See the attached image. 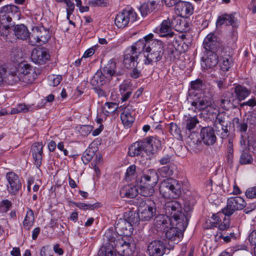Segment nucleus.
Instances as JSON below:
<instances>
[{"instance_id":"37","label":"nucleus","mask_w":256,"mask_h":256,"mask_svg":"<svg viewBox=\"0 0 256 256\" xmlns=\"http://www.w3.org/2000/svg\"><path fill=\"white\" fill-rule=\"evenodd\" d=\"M232 56L230 54H224L222 56L220 61V66L223 72H227L232 66Z\"/></svg>"},{"instance_id":"43","label":"nucleus","mask_w":256,"mask_h":256,"mask_svg":"<svg viewBox=\"0 0 256 256\" xmlns=\"http://www.w3.org/2000/svg\"><path fill=\"white\" fill-rule=\"evenodd\" d=\"M108 242V246L102 247L98 252V254L102 256H116V249L114 250V246L110 244V242L106 238Z\"/></svg>"},{"instance_id":"38","label":"nucleus","mask_w":256,"mask_h":256,"mask_svg":"<svg viewBox=\"0 0 256 256\" xmlns=\"http://www.w3.org/2000/svg\"><path fill=\"white\" fill-rule=\"evenodd\" d=\"M234 92L239 101L244 100L250 94V90L241 85H238L234 88Z\"/></svg>"},{"instance_id":"23","label":"nucleus","mask_w":256,"mask_h":256,"mask_svg":"<svg viewBox=\"0 0 256 256\" xmlns=\"http://www.w3.org/2000/svg\"><path fill=\"white\" fill-rule=\"evenodd\" d=\"M202 66L204 68L212 69L218 62V56L214 52H207L206 57L202 58Z\"/></svg>"},{"instance_id":"35","label":"nucleus","mask_w":256,"mask_h":256,"mask_svg":"<svg viewBox=\"0 0 256 256\" xmlns=\"http://www.w3.org/2000/svg\"><path fill=\"white\" fill-rule=\"evenodd\" d=\"M176 170V166L174 164H170L159 168L157 172L162 178H168L172 176Z\"/></svg>"},{"instance_id":"47","label":"nucleus","mask_w":256,"mask_h":256,"mask_svg":"<svg viewBox=\"0 0 256 256\" xmlns=\"http://www.w3.org/2000/svg\"><path fill=\"white\" fill-rule=\"evenodd\" d=\"M140 189L138 192L142 196L148 197L150 196L154 192V187H150V186L144 185V184H139Z\"/></svg>"},{"instance_id":"5","label":"nucleus","mask_w":256,"mask_h":256,"mask_svg":"<svg viewBox=\"0 0 256 256\" xmlns=\"http://www.w3.org/2000/svg\"><path fill=\"white\" fill-rule=\"evenodd\" d=\"M20 12V8L13 4L6 5L0 8V32L7 35L8 29L12 25V19L18 17Z\"/></svg>"},{"instance_id":"57","label":"nucleus","mask_w":256,"mask_h":256,"mask_svg":"<svg viewBox=\"0 0 256 256\" xmlns=\"http://www.w3.org/2000/svg\"><path fill=\"white\" fill-rule=\"evenodd\" d=\"M62 80V76L60 75H52L49 76V84L52 86H58Z\"/></svg>"},{"instance_id":"49","label":"nucleus","mask_w":256,"mask_h":256,"mask_svg":"<svg viewBox=\"0 0 256 256\" xmlns=\"http://www.w3.org/2000/svg\"><path fill=\"white\" fill-rule=\"evenodd\" d=\"M170 132L176 139L180 140L182 139L181 130L176 124L171 122L170 124Z\"/></svg>"},{"instance_id":"55","label":"nucleus","mask_w":256,"mask_h":256,"mask_svg":"<svg viewBox=\"0 0 256 256\" xmlns=\"http://www.w3.org/2000/svg\"><path fill=\"white\" fill-rule=\"evenodd\" d=\"M236 128L238 131L240 133V134H247L246 131L248 130V124L247 122H245L244 120L242 121H239V120H236Z\"/></svg>"},{"instance_id":"45","label":"nucleus","mask_w":256,"mask_h":256,"mask_svg":"<svg viewBox=\"0 0 256 256\" xmlns=\"http://www.w3.org/2000/svg\"><path fill=\"white\" fill-rule=\"evenodd\" d=\"M225 94L224 98L220 100V106L222 108L227 109L232 105V102L234 98L232 92H228Z\"/></svg>"},{"instance_id":"12","label":"nucleus","mask_w":256,"mask_h":256,"mask_svg":"<svg viewBox=\"0 0 256 256\" xmlns=\"http://www.w3.org/2000/svg\"><path fill=\"white\" fill-rule=\"evenodd\" d=\"M226 115L222 113H218L214 122L215 130L222 140L226 139L230 132L228 130V124L226 120Z\"/></svg>"},{"instance_id":"10","label":"nucleus","mask_w":256,"mask_h":256,"mask_svg":"<svg viewBox=\"0 0 256 256\" xmlns=\"http://www.w3.org/2000/svg\"><path fill=\"white\" fill-rule=\"evenodd\" d=\"M137 14L132 8L124 9L116 16L114 24L118 28H124L136 20Z\"/></svg>"},{"instance_id":"1","label":"nucleus","mask_w":256,"mask_h":256,"mask_svg":"<svg viewBox=\"0 0 256 256\" xmlns=\"http://www.w3.org/2000/svg\"><path fill=\"white\" fill-rule=\"evenodd\" d=\"M161 147V140L157 136H149L133 142L128 148V155L131 157L142 156L144 154L151 159Z\"/></svg>"},{"instance_id":"14","label":"nucleus","mask_w":256,"mask_h":256,"mask_svg":"<svg viewBox=\"0 0 256 256\" xmlns=\"http://www.w3.org/2000/svg\"><path fill=\"white\" fill-rule=\"evenodd\" d=\"M158 180V176L157 172L154 169L146 170L142 172L140 178H138V182L150 186L154 187Z\"/></svg>"},{"instance_id":"53","label":"nucleus","mask_w":256,"mask_h":256,"mask_svg":"<svg viewBox=\"0 0 256 256\" xmlns=\"http://www.w3.org/2000/svg\"><path fill=\"white\" fill-rule=\"evenodd\" d=\"M240 143L243 148H245L248 146V149L250 150V146H252V142L248 140V134H240Z\"/></svg>"},{"instance_id":"42","label":"nucleus","mask_w":256,"mask_h":256,"mask_svg":"<svg viewBox=\"0 0 256 256\" xmlns=\"http://www.w3.org/2000/svg\"><path fill=\"white\" fill-rule=\"evenodd\" d=\"M210 102L205 98H198L192 103V106L198 110H204L209 106Z\"/></svg>"},{"instance_id":"6","label":"nucleus","mask_w":256,"mask_h":256,"mask_svg":"<svg viewBox=\"0 0 256 256\" xmlns=\"http://www.w3.org/2000/svg\"><path fill=\"white\" fill-rule=\"evenodd\" d=\"M182 185L180 182L175 179H167L162 182L160 192L164 198H176L181 194Z\"/></svg>"},{"instance_id":"3","label":"nucleus","mask_w":256,"mask_h":256,"mask_svg":"<svg viewBox=\"0 0 256 256\" xmlns=\"http://www.w3.org/2000/svg\"><path fill=\"white\" fill-rule=\"evenodd\" d=\"M157 215L156 203L148 198L140 203L138 213L131 212L130 220L133 224H138L140 220L149 221Z\"/></svg>"},{"instance_id":"20","label":"nucleus","mask_w":256,"mask_h":256,"mask_svg":"<svg viewBox=\"0 0 256 256\" xmlns=\"http://www.w3.org/2000/svg\"><path fill=\"white\" fill-rule=\"evenodd\" d=\"M176 14L182 18H188L194 12L192 4L188 2L180 1L175 6Z\"/></svg>"},{"instance_id":"26","label":"nucleus","mask_w":256,"mask_h":256,"mask_svg":"<svg viewBox=\"0 0 256 256\" xmlns=\"http://www.w3.org/2000/svg\"><path fill=\"white\" fill-rule=\"evenodd\" d=\"M150 38L148 40V50L152 52H158L164 54V44L161 40L153 39L154 35L150 34L147 35L146 38Z\"/></svg>"},{"instance_id":"31","label":"nucleus","mask_w":256,"mask_h":256,"mask_svg":"<svg viewBox=\"0 0 256 256\" xmlns=\"http://www.w3.org/2000/svg\"><path fill=\"white\" fill-rule=\"evenodd\" d=\"M138 192L136 187L133 185H126L120 190V196L122 198H135Z\"/></svg>"},{"instance_id":"24","label":"nucleus","mask_w":256,"mask_h":256,"mask_svg":"<svg viewBox=\"0 0 256 256\" xmlns=\"http://www.w3.org/2000/svg\"><path fill=\"white\" fill-rule=\"evenodd\" d=\"M146 37L147 36H145L142 39H140L127 49L130 50V51L138 56H139L143 52H147L148 50V40H149L150 38Z\"/></svg>"},{"instance_id":"41","label":"nucleus","mask_w":256,"mask_h":256,"mask_svg":"<svg viewBox=\"0 0 256 256\" xmlns=\"http://www.w3.org/2000/svg\"><path fill=\"white\" fill-rule=\"evenodd\" d=\"M218 111L216 108H214L211 106H208L204 110H202V114L204 117L208 120L213 121L215 120Z\"/></svg>"},{"instance_id":"61","label":"nucleus","mask_w":256,"mask_h":256,"mask_svg":"<svg viewBox=\"0 0 256 256\" xmlns=\"http://www.w3.org/2000/svg\"><path fill=\"white\" fill-rule=\"evenodd\" d=\"M169 217L166 214L163 215L160 214L156 216V222L158 224V225L162 226L163 227H168L167 226V219Z\"/></svg>"},{"instance_id":"27","label":"nucleus","mask_w":256,"mask_h":256,"mask_svg":"<svg viewBox=\"0 0 256 256\" xmlns=\"http://www.w3.org/2000/svg\"><path fill=\"white\" fill-rule=\"evenodd\" d=\"M132 84L129 80H124L119 86V91L121 95L122 102L127 101L133 92Z\"/></svg>"},{"instance_id":"30","label":"nucleus","mask_w":256,"mask_h":256,"mask_svg":"<svg viewBox=\"0 0 256 256\" xmlns=\"http://www.w3.org/2000/svg\"><path fill=\"white\" fill-rule=\"evenodd\" d=\"M138 56L126 48L125 51L123 64L126 68H132L136 67L138 64Z\"/></svg>"},{"instance_id":"33","label":"nucleus","mask_w":256,"mask_h":256,"mask_svg":"<svg viewBox=\"0 0 256 256\" xmlns=\"http://www.w3.org/2000/svg\"><path fill=\"white\" fill-rule=\"evenodd\" d=\"M14 33L16 36L20 40H26L29 38L30 32H29L27 27L23 24H18L14 28Z\"/></svg>"},{"instance_id":"34","label":"nucleus","mask_w":256,"mask_h":256,"mask_svg":"<svg viewBox=\"0 0 256 256\" xmlns=\"http://www.w3.org/2000/svg\"><path fill=\"white\" fill-rule=\"evenodd\" d=\"M172 222L173 223L174 225H175L176 227L170 228V230L166 232V238L169 239H172L175 237L180 238L182 236V233L186 228L180 230V228H179L178 226L180 225V222L172 221Z\"/></svg>"},{"instance_id":"62","label":"nucleus","mask_w":256,"mask_h":256,"mask_svg":"<svg viewBox=\"0 0 256 256\" xmlns=\"http://www.w3.org/2000/svg\"><path fill=\"white\" fill-rule=\"evenodd\" d=\"M139 10L142 16H146L152 12L147 2L143 3L139 8Z\"/></svg>"},{"instance_id":"64","label":"nucleus","mask_w":256,"mask_h":256,"mask_svg":"<svg viewBox=\"0 0 256 256\" xmlns=\"http://www.w3.org/2000/svg\"><path fill=\"white\" fill-rule=\"evenodd\" d=\"M191 88L192 90H198L202 88V81L200 79H196L190 82Z\"/></svg>"},{"instance_id":"11","label":"nucleus","mask_w":256,"mask_h":256,"mask_svg":"<svg viewBox=\"0 0 256 256\" xmlns=\"http://www.w3.org/2000/svg\"><path fill=\"white\" fill-rule=\"evenodd\" d=\"M244 200L240 196H232L227 200L226 206L222 211L225 216H232L236 211L242 210L246 206Z\"/></svg>"},{"instance_id":"15","label":"nucleus","mask_w":256,"mask_h":256,"mask_svg":"<svg viewBox=\"0 0 256 256\" xmlns=\"http://www.w3.org/2000/svg\"><path fill=\"white\" fill-rule=\"evenodd\" d=\"M6 178L8 182L7 190L12 194H16L22 188V183L18 176L14 172L6 174Z\"/></svg>"},{"instance_id":"2","label":"nucleus","mask_w":256,"mask_h":256,"mask_svg":"<svg viewBox=\"0 0 256 256\" xmlns=\"http://www.w3.org/2000/svg\"><path fill=\"white\" fill-rule=\"evenodd\" d=\"M115 234L108 230L105 232L104 236L110 242V244L114 246L116 252L121 256H130L136 250V244L132 237L127 239L123 238H116Z\"/></svg>"},{"instance_id":"58","label":"nucleus","mask_w":256,"mask_h":256,"mask_svg":"<svg viewBox=\"0 0 256 256\" xmlns=\"http://www.w3.org/2000/svg\"><path fill=\"white\" fill-rule=\"evenodd\" d=\"M136 166L135 165H131L126 170L125 176L126 180H131L135 176Z\"/></svg>"},{"instance_id":"46","label":"nucleus","mask_w":256,"mask_h":256,"mask_svg":"<svg viewBox=\"0 0 256 256\" xmlns=\"http://www.w3.org/2000/svg\"><path fill=\"white\" fill-rule=\"evenodd\" d=\"M120 118L122 123L124 126L126 128L130 127L134 122V117L128 112L124 111L122 112L120 114Z\"/></svg>"},{"instance_id":"17","label":"nucleus","mask_w":256,"mask_h":256,"mask_svg":"<svg viewBox=\"0 0 256 256\" xmlns=\"http://www.w3.org/2000/svg\"><path fill=\"white\" fill-rule=\"evenodd\" d=\"M166 250V246L163 242L154 240L148 244L147 252L150 256H162Z\"/></svg>"},{"instance_id":"32","label":"nucleus","mask_w":256,"mask_h":256,"mask_svg":"<svg viewBox=\"0 0 256 256\" xmlns=\"http://www.w3.org/2000/svg\"><path fill=\"white\" fill-rule=\"evenodd\" d=\"M110 80L107 79L102 70H98L91 79L90 83L92 86H102Z\"/></svg>"},{"instance_id":"54","label":"nucleus","mask_w":256,"mask_h":256,"mask_svg":"<svg viewBox=\"0 0 256 256\" xmlns=\"http://www.w3.org/2000/svg\"><path fill=\"white\" fill-rule=\"evenodd\" d=\"M94 151L89 149L86 150L84 153L82 158V160L85 164H88L94 156Z\"/></svg>"},{"instance_id":"28","label":"nucleus","mask_w":256,"mask_h":256,"mask_svg":"<svg viewBox=\"0 0 256 256\" xmlns=\"http://www.w3.org/2000/svg\"><path fill=\"white\" fill-rule=\"evenodd\" d=\"M171 24L174 30L180 32H186L190 30L188 24L179 16L171 18Z\"/></svg>"},{"instance_id":"29","label":"nucleus","mask_w":256,"mask_h":256,"mask_svg":"<svg viewBox=\"0 0 256 256\" xmlns=\"http://www.w3.org/2000/svg\"><path fill=\"white\" fill-rule=\"evenodd\" d=\"M138 56L126 48L125 51L123 64L126 68H132L136 67L138 64Z\"/></svg>"},{"instance_id":"63","label":"nucleus","mask_w":256,"mask_h":256,"mask_svg":"<svg viewBox=\"0 0 256 256\" xmlns=\"http://www.w3.org/2000/svg\"><path fill=\"white\" fill-rule=\"evenodd\" d=\"M245 194L248 198H256V186L248 188L245 192Z\"/></svg>"},{"instance_id":"16","label":"nucleus","mask_w":256,"mask_h":256,"mask_svg":"<svg viewBox=\"0 0 256 256\" xmlns=\"http://www.w3.org/2000/svg\"><path fill=\"white\" fill-rule=\"evenodd\" d=\"M225 24L226 26H231L232 28H238V22L233 14L224 13L218 16L216 25L218 28H221Z\"/></svg>"},{"instance_id":"25","label":"nucleus","mask_w":256,"mask_h":256,"mask_svg":"<svg viewBox=\"0 0 256 256\" xmlns=\"http://www.w3.org/2000/svg\"><path fill=\"white\" fill-rule=\"evenodd\" d=\"M43 146L38 142L34 143L31 148L30 152L35 162V165L37 168L42 164Z\"/></svg>"},{"instance_id":"18","label":"nucleus","mask_w":256,"mask_h":256,"mask_svg":"<svg viewBox=\"0 0 256 256\" xmlns=\"http://www.w3.org/2000/svg\"><path fill=\"white\" fill-rule=\"evenodd\" d=\"M202 142L206 146H212L216 142V136L214 128L211 126L202 128L200 132Z\"/></svg>"},{"instance_id":"9","label":"nucleus","mask_w":256,"mask_h":256,"mask_svg":"<svg viewBox=\"0 0 256 256\" xmlns=\"http://www.w3.org/2000/svg\"><path fill=\"white\" fill-rule=\"evenodd\" d=\"M128 220L124 218H120L115 223V230L119 236L116 234L114 236L116 238H125L126 239L132 234L133 222L130 220L131 219V212L128 213Z\"/></svg>"},{"instance_id":"7","label":"nucleus","mask_w":256,"mask_h":256,"mask_svg":"<svg viewBox=\"0 0 256 256\" xmlns=\"http://www.w3.org/2000/svg\"><path fill=\"white\" fill-rule=\"evenodd\" d=\"M234 227L230 226V220L226 216L218 225V232L214 236V240L218 242L221 239L226 242H229L232 239H236V236L234 232Z\"/></svg>"},{"instance_id":"36","label":"nucleus","mask_w":256,"mask_h":256,"mask_svg":"<svg viewBox=\"0 0 256 256\" xmlns=\"http://www.w3.org/2000/svg\"><path fill=\"white\" fill-rule=\"evenodd\" d=\"M148 54L145 55L146 58L145 64H152L153 62H156L162 58L164 54L159 53L158 52H152V51L148 50Z\"/></svg>"},{"instance_id":"13","label":"nucleus","mask_w":256,"mask_h":256,"mask_svg":"<svg viewBox=\"0 0 256 256\" xmlns=\"http://www.w3.org/2000/svg\"><path fill=\"white\" fill-rule=\"evenodd\" d=\"M19 76L16 78L26 84L32 83L36 78V74L32 66L28 64H22L18 68Z\"/></svg>"},{"instance_id":"44","label":"nucleus","mask_w":256,"mask_h":256,"mask_svg":"<svg viewBox=\"0 0 256 256\" xmlns=\"http://www.w3.org/2000/svg\"><path fill=\"white\" fill-rule=\"evenodd\" d=\"M32 106L26 105L24 104H18L16 107L12 108L10 114H14L20 112L26 113L29 111L34 110Z\"/></svg>"},{"instance_id":"21","label":"nucleus","mask_w":256,"mask_h":256,"mask_svg":"<svg viewBox=\"0 0 256 256\" xmlns=\"http://www.w3.org/2000/svg\"><path fill=\"white\" fill-rule=\"evenodd\" d=\"M172 26L171 24V19L168 18L164 20L160 26L156 29V32L162 37L172 38L174 32L172 31Z\"/></svg>"},{"instance_id":"22","label":"nucleus","mask_w":256,"mask_h":256,"mask_svg":"<svg viewBox=\"0 0 256 256\" xmlns=\"http://www.w3.org/2000/svg\"><path fill=\"white\" fill-rule=\"evenodd\" d=\"M203 45L208 52H216L220 46V43L217 36L214 34L210 33L207 35L204 39Z\"/></svg>"},{"instance_id":"39","label":"nucleus","mask_w":256,"mask_h":256,"mask_svg":"<svg viewBox=\"0 0 256 256\" xmlns=\"http://www.w3.org/2000/svg\"><path fill=\"white\" fill-rule=\"evenodd\" d=\"M34 214L33 211L29 209L23 221V226L26 230H30L34 223Z\"/></svg>"},{"instance_id":"8","label":"nucleus","mask_w":256,"mask_h":256,"mask_svg":"<svg viewBox=\"0 0 256 256\" xmlns=\"http://www.w3.org/2000/svg\"><path fill=\"white\" fill-rule=\"evenodd\" d=\"M50 38L48 29L43 26H36L32 30L30 38L29 44L32 46H36L38 43L40 44H45Z\"/></svg>"},{"instance_id":"4","label":"nucleus","mask_w":256,"mask_h":256,"mask_svg":"<svg viewBox=\"0 0 256 256\" xmlns=\"http://www.w3.org/2000/svg\"><path fill=\"white\" fill-rule=\"evenodd\" d=\"M166 214L169 217L168 220L172 222H180L178 227L180 230L186 228L188 226V219L182 212L181 204L176 200H170L166 202L164 206Z\"/></svg>"},{"instance_id":"51","label":"nucleus","mask_w":256,"mask_h":256,"mask_svg":"<svg viewBox=\"0 0 256 256\" xmlns=\"http://www.w3.org/2000/svg\"><path fill=\"white\" fill-rule=\"evenodd\" d=\"M104 106L102 108V112L105 114L114 112L118 108L117 104L114 102H106Z\"/></svg>"},{"instance_id":"59","label":"nucleus","mask_w":256,"mask_h":256,"mask_svg":"<svg viewBox=\"0 0 256 256\" xmlns=\"http://www.w3.org/2000/svg\"><path fill=\"white\" fill-rule=\"evenodd\" d=\"M173 156L174 155L172 154H165L158 160V162L161 165L169 164H172L171 162L173 160Z\"/></svg>"},{"instance_id":"52","label":"nucleus","mask_w":256,"mask_h":256,"mask_svg":"<svg viewBox=\"0 0 256 256\" xmlns=\"http://www.w3.org/2000/svg\"><path fill=\"white\" fill-rule=\"evenodd\" d=\"M166 52L167 58H169L170 60H174L180 54L173 45L170 46L167 48Z\"/></svg>"},{"instance_id":"56","label":"nucleus","mask_w":256,"mask_h":256,"mask_svg":"<svg viewBox=\"0 0 256 256\" xmlns=\"http://www.w3.org/2000/svg\"><path fill=\"white\" fill-rule=\"evenodd\" d=\"M252 162V156L248 152H243L241 154L240 162L242 164H250Z\"/></svg>"},{"instance_id":"40","label":"nucleus","mask_w":256,"mask_h":256,"mask_svg":"<svg viewBox=\"0 0 256 256\" xmlns=\"http://www.w3.org/2000/svg\"><path fill=\"white\" fill-rule=\"evenodd\" d=\"M198 122V118L196 116H191L188 115L184 116L183 124L185 126L186 130H191L195 128L196 124Z\"/></svg>"},{"instance_id":"48","label":"nucleus","mask_w":256,"mask_h":256,"mask_svg":"<svg viewBox=\"0 0 256 256\" xmlns=\"http://www.w3.org/2000/svg\"><path fill=\"white\" fill-rule=\"evenodd\" d=\"M173 46L180 54L184 52L188 48V45L182 40L176 39L173 42Z\"/></svg>"},{"instance_id":"60","label":"nucleus","mask_w":256,"mask_h":256,"mask_svg":"<svg viewBox=\"0 0 256 256\" xmlns=\"http://www.w3.org/2000/svg\"><path fill=\"white\" fill-rule=\"evenodd\" d=\"M87 4L92 6H106L108 4L107 0H87Z\"/></svg>"},{"instance_id":"19","label":"nucleus","mask_w":256,"mask_h":256,"mask_svg":"<svg viewBox=\"0 0 256 256\" xmlns=\"http://www.w3.org/2000/svg\"><path fill=\"white\" fill-rule=\"evenodd\" d=\"M50 58V55L46 48H34L32 52L31 58L35 64H42L46 63Z\"/></svg>"},{"instance_id":"50","label":"nucleus","mask_w":256,"mask_h":256,"mask_svg":"<svg viewBox=\"0 0 256 256\" xmlns=\"http://www.w3.org/2000/svg\"><path fill=\"white\" fill-rule=\"evenodd\" d=\"M70 202L74 204L77 208H79L80 209L84 210H93L94 208H96L98 207V203H96L94 204H86L82 202H76L74 201H72Z\"/></svg>"}]
</instances>
